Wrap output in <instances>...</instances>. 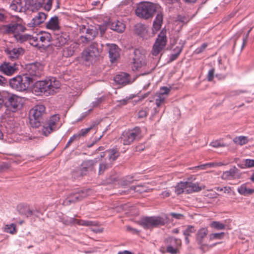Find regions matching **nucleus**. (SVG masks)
<instances>
[{"label": "nucleus", "mask_w": 254, "mask_h": 254, "mask_svg": "<svg viewBox=\"0 0 254 254\" xmlns=\"http://www.w3.org/2000/svg\"><path fill=\"white\" fill-rule=\"evenodd\" d=\"M156 15L153 22L152 33L155 34L162 26L163 20V13L161 6L157 3L148 1L139 3L135 9V14L139 18L145 20L149 19Z\"/></svg>", "instance_id": "nucleus-1"}, {"label": "nucleus", "mask_w": 254, "mask_h": 254, "mask_svg": "<svg viewBox=\"0 0 254 254\" xmlns=\"http://www.w3.org/2000/svg\"><path fill=\"white\" fill-rule=\"evenodd\" d=\"M60 87V83L55 77L49 80L37 81L34 84L33 90L37 94L46 96L53 95Z\"/></svg>", "instance_id": "nucleus-2"}, {"label": "nucleus", "mask_w": 254, "mask_h": 254, "mask_svg": "<svg viewBox=\"0 0 254 254\" xmlns=\"http://www.w3.org/2000/svg\"><path fill=\"white\" fill-rule=\"evenodd\" d=\"M29 123L31 127L37 128L43 122L44 117L46 115V108L42 104L35 105L30 111Z\"/></svg>", "instance_id": "nucleus-3"}, {"label": "nucleus", "mask_w": 254, "mask_h": 254, "mask_svg": "<svg viewBox=\"0 0 254 254\" xmlns=\"http://www.w3.org/2000/svg\"><path fill=\"white\" fill-rule=\"evenodd\" d=\"M32 82V79L27 75H17L9 80L10 87L13 89L19 92L27 90Z\"/></svg>", "instance_id": "nucleus-4"}, {"label": "nucleus", "mask_w": 254, "mask_h": 254, "mask_svg": "<svg viewBox=\"0 0 254 254\" xmlns=\"http://www.w3.org/2000/svg\"><path fill=\"white\" fill-rule=\"evenodd\" d=\"M100 47H103V44L99 45L96 42L92 43L91 44L82 52V59L91 63L96 61L100 56L102 49Z\"/></svg>", "instance_id": "nucleus-5"}, {"label": "nucleus", "mask_w": 254, "mask_h": 254, "mask_svg": "<svg viewBox=\"0 0 254 254\" xmlns=\"http://www.w3.org/2000/svg\"><path fill=\"white\" fill-rule=\"evenodd\" d=\"M141 130L136 127L131 129L125 130L121 136V141L125 145H130L134 141H138L141 138Z\"/></svg>", "instance_id": "nucleus-6"}, {"label": "nucleus", "mask_w": 254, "mask_h": 254, "mask_svg": "<svg viewBox=\"0 0 254 254\" xmlns=\"http://www.w3.org/2000/svg\"><path fill=\"white\" fill-rule=\"evenodd\" d=\"M4 105L10 111L15 112L22 107L23 99L20 96L5 91Z\"/></svg>", "instance_id": "nucleus-7"}, {"label": "nucleus", "mask_w": 254, "mask_h": 254, "mask_svg": "<svg viewBox=\"0 0 254 254\" xmlns=\"http://www.w3.org/2000/svg\"><path fill=\"white\" fill-rule=\"evenodd\" d=\"M165 224V219L160 216L145 217L139 222L140 225L146 229L163 226Z\"/></svg>", "instance_id": "nucleus-8"}, {"label": "nucleus", "mask_w": 254, "mask_h": 254, "mask_svg": "<svg viewBox=\"0 0 254 254\" xmlns=\"http://www.w3.org/2000/svg\"><path fill=\"white\" fill-rule=\"evenodd\" d=\"M208 230L206 228L203 227L199 229L196 234L195 241L199 246V249L203 252L207 251L209 249L214 247L217 244H220V242L216 243L211 245L204 243V239L208 235Z\"/></svg>", "instance_id": "nucleus-9"}, {"label": "nucleus", "mask_w": 254, "mask_h": 254, "mask_svg": "<svg viewBox=\"0 0 254 254\" xmlns=\"http://www.w3.org/2000/svg\"><path fill=\"white\" fill-rule=\"evenodd\" d=\"M60 119V116L58 114H55L51 116L44 123L42 128V134L47 136L53 131L56 130L58 128L57 125Z\"/></svg>", "instance_id": "nucleus-10"}, {"label": "nucleus", "mask_w": 254, "mask_h": 254, "mask_svg": "<svg viewBox=\"0 0 254 254\" xmlns=\"http://www.w3.org/2000/svg\"><path fill=\"white\" fill-rule=\"evenodd\" d=\"M88 195L87 190L82 189H76L71 192L64 200L63 204L67 206L71 203H74L81 201Z\"/></svg>", "instance_id": "nucleus-11"}, {"label": "nucleus", "mask_w": 254, "mask_h": 254, "mask_svg": "<svg viewBox=\"0 0 254 254\" xmlns=\"http://www.w3.org/2000/svg\"><path fill=\"white\" fill-rule=\"evenodd\" d=\"M167 42L166 35V30H162L158 34L155 42L153 45L152 54L154 56H157L159 53L165 47Z\"/></svg>", "instance_id": "nucleus-12"}, {"label": "nucleus", "mask_w": 254, "mask_h": 254, "mask_svg": "<svg viewBox=\"0 0 254 254\" xmlns=\"http://www.w3.org/2000/svg\"><path fill=\"white\" fill-rule=\"evenodd\" d=\"M27 72L25 75H27L28 76L31 77L32 79V82L36 80V77L40 76L42 74V70L43 69V65L38 62H35L29 64L27 66Z\"/></svg>", "instance_id": "nucleus-13"}, {"label": "nucleus", "mask_w": 254, "mask_h": 254, "mask_svg": "<svg viewBox=\"0 0 254 254\" xmlns=\"http://www.w3.org/2000/svg\"><path fill=\"white\" fill-rule=\"evenodd\" d=\"M2 29L4 33L14 34V35L24 32L26 30V28L24 26L17 22L4 25L2 26Z\"/></svg>", "instance_id": "nucleus-14"}, {"label": "nucleus", "mask_w": 254, "mask_h": 254, "mask_svg": "<svg viewBox=\"0 0 254 254\" xmlns=\"http://www.w3.org/2000/svg\"><path fill=\"white\" fill-rule=\"evenodd\" d=\"M19 70V64L14 62H3L0 65V72L6 75L11 76Z\"/></svg>", "instance_id": "nucleus-15"}, {"label": "nucleus", "mask_w": 254, "mask_h": 254, "mask_svg": "<svg viewBox=\"0 0 254 254\" xmlns=\"http://www.w3.org/2000/svg\"><path fill=\"white\" fill-rule=\"evenodd\" d=\"M133 69L138 70L139 68L145 64V56L139 50L135 49L134 51V57L133 58Z\"/></svg>", "instance_id": "nucleus-16"}, {"label": "nucleus", "mask_w": 254, "mask_h": 254, "mask_svg": "<svg viewBox=\"0 0 254 254\" xmlns=\"http://www.w3.org/2000/svg\"><path fill=\"white\" fill-rule=\"evenodd\" d=\"M69 39V35L65 32L55 34L52 37V44L60 47L66 44Z\"/></svg>", "instance_id": "nucleus-17"}, {"label": "nucleus", "mask_w": 254, "mask_h": 254, "mask_svg": "<svg viewBox=\"0 0 254 254\" xmlns=\"http://www.w3.org/2000/svg\"><path fill=\"white\" fill-rule=\"evenodd\" d=\"M241 177V174L239 170L235 166L229 170L223 172L221 175L222 179L226 181L239 179Z\"/></svg>", "instance_id": "nucleus-18"}, {"label": "nucleus", "mask_w": 254, "mask_h": 254, "mask_svg": "<svg viewBox=\"0 0 254 254\" xmlns=\"http://www.w3.org/2000/svg\"><path fill=\"white\" fill-rule=\"evenodd\" d=\"M109 48V54L110 61L112 63L116 61L120 56V49L114 44H106Z\"/></svg>", "instance_id": "nucleus-19"}, {"label": "nucleus", "mask_w": 254, "mask_h": 254, "mask_svg": "<svg viewBox=\"0 0 254 254\" xmlns=\"http://www.w3.org/2000/svg\"><path fill=\"white\" fill-rule=\"evenodd\" d=\"M96 163V161L92 160H88L83 161L81 164V168L80 170L81 175H85L88 172L93 171L94 166Z\"/></svg>", "instance_id": "nucleus-20"}, {"label": "nucleus", "mask_w": 254, "mask_h": 254, "mask_svg": "<svg viewBox=\"0 0 254 254\" xmlns=\"http://www.w3.org/2000/svg\"><path fill=\"white\" fill-rule=\"evenodd\" d=\"M114 80L117 84L126 85L130 83V76L127 73L122 72L116 75Z\"/></svg>", "instance_id": "nucleus-21"}, {"label": "nucleus", "mask_w": 254, "mask_h": 254, "mask_svg": "<svg viewBox=\"0 0 254 254\" xmlns=\"http://www.w3.org/2000/svg\"><path fill=\"white\" fill-rule=\"evenodd\" d=\"M10 7L16 11H24L26 9V0H13L10 5Z\"/></svg>", "instance_id": "nucleus-22"}, {"label": "nucleus", "mask_w": 254, "mask_h": 254, "mask_svg": "<svg viewBox=\"0 0 254 254\" xmlns=\"http://www.w3.org/2000/svg\"><path fill=\"white\" fill-rule=\"evenodd\" d=\"M46 14L42 12L38 13L37 15L32 18L31 22L28 23L27 25L29 27H35L44 22L46 18Z\"/></svg>", "instance_id": "nucleus-23"}, {"label": "nucleus", "mask_w": 254, "mask_h": 254, "mask_svg": "<svg viewBox=\"0 0 254 254\" xmlns=\"http://www.w3.org/2000/svg\"><path fill=\"white\" fill-rule=\"evenodd\" d=\"M170 92V88L165 86L161 87L159 92L156 94V98L155 100L164 105Z\"/></svg>", "instance_id": "nucleus-24"}, {"label": "nucleus", "mask_w": 254, "mask_h": 254, "mask_svg": "<svg viewBox=\"0 0 254 254\" xmlns=\"http://www.w3.org/2000/svg\"><path fill=\"white\" fill-rule=\"evenodd\" d=\"M97 34L98 32L96 29L87 28L86 30L85 35L80 37V40L82 43H87L93 40Z\"/></svg>", "instance_id": "nucleus-25"}, {"label": "nucleus", "mask_w": 254, "mask_h": 254, "mask_svg": "<svg viewBox=\"0 0 254 254\" xmlns=\"http://www.w3.org/2000/svg\"><path fill=\"white\" fill-rule=\"evenodd\" d=\"M108 26L111 29L119 33L123 32L125 29V24L119 20L110 22Z\"/></svg>", "instance_id": "nucleus-26"}, {"label": "nucleus", "mask_w": 254, "mask_h": 254, "mask_svg": "<svg viewBox=\"0 0 254 254\" xmlns=\"http://www.w3.org/2000/svg\"><path fill=\"white\" fill-rule=\"evenodd\" d=\"M46 27L48 29L57 30L60 29V26L59 24V19L58 17L55 16L52 17L50 20L47 22Z\"/></svg>", "instance_id": "nucleus-27"}, {"label": "nucleus", "mask_w": 254, "mask_h": 254, "mask_svg": "<svg viewBox=\"0 0 254 254\" xmlns=\"http://www.w3.org/2000/svg\"><path fill=\"white\" fill-rule=\"evenodd\" d=\"M186 193H190L193 192H198L201 190V187H199L197 183L186 182Z\"/></svg>", "instance_id": "nucleus-28"}, {"label": "nucleus", "mask_w": 254, "mask_h": 254, "mask_svg": "<svg viewBox=\"0 0 254 254\" xmlns=\"http://www.w3.org/2000/svg\"><path fill=\"white\" fill-rule=\"evenodd\" d=\"M22 51V48H13L11 50L7 49L5 52L8 55L9 58L11 60L13 61L18 58Z\"/></svg>", "instance_id": "nucleus-29"}, {"label": "nucleus", "mask_w": 254, "mask_h": 254, "mask_svg": "<svg viewBox=\"0 0 254 254\" xmlns=\"http://www.w3.org/2000/svg\"><path fill=\"white\" fill-rule=\"evenodd\" d=\"M249 183H245L242 185L238 189V191L242 195H247L251 194L254 192V189H249L247 188Z\"/></svg>", "instance_id": "nucleus-30"}, {"label": "nucleus", "mask_w": 254, "mask_h": 254, "mask_svg": "<svg viewBox=\"0 0 254 254\" xmlns=\"http://www.w3.org/2000/svg\"><path fill=\"white\" fill-rule=\"evenodd\" d=\"M108 155V157L110 161L116 160L120 155L119 151L116 149H109L106 151Z\"/></svg>", "instance_id": "nucleus-31"}, {"label": "nucleus", "mask_w": 254, "mask_h": 254, "mask_svg": "<svg viewBox=\"0 0 254 254\" xmlns=\"http://www.w3.org/2000/svg\"><path fill=\"white\" fill-rule=\"evenodd\" d=\"M18 210L21 214L24 215L26 217H30L33 214V212L28 206L19 205L18 206Z\"/></svg>", "instance_id": "nucleus-32"}, {"label": "nucleus", "mask_w": 254, "mask_h": 254, "mask_svg": "<svg viewBox=\"0 0 254 254\" xmlns=\"http://www.w3.org/2000/svg\"><path fill=\"white\" fill-rule=\"evenodd\" d=\"M14 37L17 42L20 43H22L26 41H29L30 39V34H21V33H18L14 35Z\"/></svg>", "instance_id": "nucleus-33"}, {"label": "nucleus", "mask_w": 254, "mask_h": 254, "mask_svg": "<svg viewBox=\"0 0 254 254\" xmlns=\"http://www.w3.org/2000/svg\"><path fill=\"white\" fill-rule=\"evenodd\" d=\"M39 39L42 43L52 42V37L48 32H41L40 34L37 35Z\"/></svg>", "instance_id": "nucleus-34"}, {"label": "nucleus", "mask_w": 254, "mask_h": 254, "mask_svg": "<svg viewBox=\"0 0 254 254\" xmlns=\"http://www.w3.org/2000/svg\"><path fill=\"white\" fill-rule=\"evenodd\" d=\"M184 192H186V182H181L180 183H178L175 187V192L177 194H180Z\"/></svg>", "instance_id": "nucleus-35"}, {"label": "nucleus", "mask_w": 254, "mask_h": 254, "mask_svg": "<svg viewBox=\"0 0 254 254\" xmlns=\"http://www.w3.org/2000/svg\"><path fill=\"white\" fill-rule=\"evenodd\" d=\"M248 137L245 136H240L236 137L234 138L233 141L240 145H244L248 142Z\"/></svg>", "instance_id": "nucleus-36"}, {"label": "nucleus", "mask_w": 254, "mask_h": 254, "mask_svg": "<svg viewBox=\"0 0 254 254\" xmlns=\"http://www.w3.org/2000/svg\"><path fill=\"white\" fill-rule=\"evenodd\" d=\"M167 242L170 243L169 245H172L173 247L178 248L181 246L182 244L181 240L179 239L174 238L173 237L169 238L167 240Z\"/></svg>", "instance_id": "nucleus-37"}, {"label": "nucleus", "mask_w": 254, "mask_h": 254, "mask_svg": "<svg viewBox=\"0 0 254 254\" xmlns=\"http://www.w3.org/2000/svg\"><path fill=\"white\" fill-rule=\"evenodd\" d=\"M59 219L60 221L65 225H71L75 223V219L74 218L60 217Z\"/></svg>", "instance_id": "nucleus-38"}, {"label": "nucleus", "mask_w": 254, "mask_h": 254, "mask_svg": "<svg viewBox=\"0 0 254 254\" xmlns=\"http://www.w3.org/2000/svg\"><path fill=\"white\" fill-rule=\"evenodd\" d=\"M224 235L225 233L224 232L212 233L208 235L209 240L211 241L213 240H221L223 239Z\"/></svg>", "instance_id": "nucleus-39"}, {"label": "nucleus", "mask_w": 254, "mask_h": 254, "mask_svg": "<svg viewBox=\"0 0 254 254\" xmlns=\"http://www.w3.org/2000/svg\"><path fill=\"white\" fill-rule=\"evenodd\" d=\"M4 231L6 233L14 234L16 232V225L13 223L10 225H6L4 227Z\"/></svg>", "instance_id": "nucleus-40"}, {"label": "nucleus", "mask_w": 254, "mask_h": 254, "mask_svg": "<svg viewBox=\"0 0 254 254\" xmlns=\"http://www.w3.org/2000/svg\"><path fill=\"white\" fill-rule=\"evenodd\" d=\"M211 227L217 230H223L225 229V225L219 221H213L210 224Z\"/></svg>", "instance_id": "nucleus-41"}, {"label": "nucleus", "mask_w": 254, "mask_h": 254, "mask_svg": "<svg viewBox=\"0 0 254 254\" xmlns=\"http://www.w3.org/2000/svg\"><path fill=\"white\" fill-rule=\"evenodd\" d=\"M135 30L136 32L139 35H143L146 32V29L144 25L137 24L135 25Z\"/></svg>", "instance_id": "nucleus-42"}, {"label": "nucleus", "mask_w": 254, "mask_h": 254, "mask_svg": "<svg viewBox=\"0 0 254 254\" xmlns=\"http://www.w3.org/2000/svg\"><path fill=\"white\" fill-rule=\"evenodd\" d=\"M97 125V124H93L89 127L81 129L78 132L80 137L81 136H85L90 131V130L93 128Z\"/></svg>", "instance_id": "nucleus-43"}, {"label": "nucleus", "mask_w": 254, "mask_h": 254, "mask_svg": "<svg viewBox=\"0 0 254 254\" xmlns=\"http://www.w3.org/2000/svg\"><path fill=\"white\" fill-rule=\"evenodd\" d=\"M196 229L192 225H188L186 230L184 231L183 234L185 236H190L191 233L195 232Z\"/></svg>", "instance_id": "nucleus-44"}, {"label": "nucleus", "mask_w": 254, "mask_h": 254, "mask_svg": "<svg viewBox=\"0 0 254 254\" xmlns=\"http://www.w3.org/2000/svg\"><path fill=\"white\" fill-rule=\"evenodd\" d=\"M192 17H190L188 15H178L177 17V20L178 21L182 22L185 24H187L189 22Z\"/></svg>", "instance_id": "nucleus-45"}, {"label": "nucleus", "mask_w": 254, "mask_h": 254, "mask_svg": "<svg viewBox=\"0 0 254 254\" xmlns=\"http://www.w3.org/2000/svg\"><path fill=\"white\" fill-rule=\"evenodd\" d=\"M111 166L110 164L105 162L100 163L99 168V174L100 175L103 174L104 172Z\"/></svg>", "instance_id": "nucleus-46"}, {"label": "nucleus", "mask_w": 254, "mask_h": 254, "mask_svg": "<svg viewBox=\"0 0 254 254\" xmlns=\"http://www.w3.org/2000/svg\"><path fill=\"white\" fill-rule=\"evenodd\" d=\"M248 91L246 90H241V89H238V90H233L231 91L229 93V96L230 97H233L236 96H239L241 94L248 93Z\"/></svg>", "instance_id": "nucleus-47"}, {"label": "nucleus", "mask_w": 254, "mask_h": 254, "mask_svg": "<svg viewBox=\"0 0 254 254\" xmlns=\"http://www.w3.org/2000/svg\"><path fill=\"white\" fill-rule=\"evenodd\" d=\"M39 39V37L37 36H34L33 35H30V39L29 40V42L30 44L36 47H40V46H39V44L38 43Z\"/></svg>", "instance_id": "nucleus-48"}, {"label": "nucleus", "mask_w": 254, "mask_h": 254, "mask_svg": "<svg viewBox=\"0 0 254 254\" xmlns=\"http://www.w3.org/2000/svg\"><path fill=\"white\" fill-rule=\"evenodd\" d=\"M149 111V109L147 107H145L144 108L140 110L138 113V118H143L148 114Z\"/></svg>", "instance_id": "nucleus-49"}, {"label": "nucleus", "mask_w": 254, "mask_h": 254, "mask_svg": "<svg viewBox=\"0 0 254 254\" xmlns=\"http://www.w3.org/2000/svg\"><path fill=\"white\" fill-rule=\"evenodd\" d=\"M74 53V47L70 46L64 50V55L66 57H71L73 55Z\"/></svg>", "instance_id": "nucleus-50"}, {"label": "nucleus", "mask_w": 254, "mask_h": 254, "mask_svg": "<svg viewBox=\"0 0 254 254\" xmlns=\"http://www.w3.org/2000/svg\"><path fill=\"white\" fill-rule=\"evenodd\" d=\"M166 252L171 254H177L179 252L178 248L173 247L172 245H168L167 247Z\"/></svg>", "instance_id": "nucleus-51"}, {"label": "nucleus", "mask_w": 254, "mask_h": 254, "mask_svg": "<svg viewBox=\"0 0 254 254\" xmlns=\"http://www.w3.org/2000/svg\"><path fill=\"white\" fill-rule=\"evenodd\" d=\"M210 145L215 148L225 147L226 146L225 144L222 142L220 140H215L212 141L211 142Z\"/></svg>", "instance_id": "nucleus-52"}, {"label": "nucleus", "mask_w": 254, "mask_h": 254, "mask_svg": "<svg viewBox=\"0 0 254 254\" xmlns=\"http://www.w3.org/2000/svg\"><path fill=\"white\" fill-rule=\"evenodd\" d=\"M214 189L219 191H222L225 193H230L231 190V188L227 187H224L222 188L219 187H215Z\"/></svg>", "instance_id": "nucleus-53"}, {"label": "nucleus", "mask_w": 254, "mask_h": 254, "mask_svg": "<svg viewBox=\"0 0 254 254\" xmlns=\"http://www.w3.org/2000/svg\"><path fill=\"white\" fill-rule=\"evenodd\" d=\"M207 46H208V44L206 43H204L202 44L200 47H198L197 48H196L195 49L194 53L196 54H199L202 53L205 50V49L206 48Z\"/></svg>", "instance_id": "nucleus-54"}, {"label": "nucleus", "mask_w": 254, "mask_h": 254, "mask_svg": "<svg viewBox=\"0 0 254 254\" xmlns=\"http://www.w3.org/2000/svg\"><path fill=\"white\" fill-rule=\"evenodd\" d=\"M182 51V48H181L180 49H179V51L177 53L171 54L170 56L169 62H172L173 61L176 60L178 58L179 56L180 55Z\"/></svg>", "instance_id": "nucleus-55"}, {"label": "nucleus", "mask_w": 254, "mask_h": 254, "mask_svg": "<svg viewBox=\"0 0 254 254\" xmlns=\"http://www.w3.org/2000/svg\"><path fill=\"white\" fill-rule=\"evenodd\" d=\"M244 166L247 168H251L254 166V159H246L244 160Z\"/></svg>", "instance_id": "nucleus-56"}, {"label": "nucleus", "mask_w": 254, "mask_h": 254, "mask_svg": "<svg viewBox=\"0 0 254 254\" xmlns=\"http://www.w3.org/2000/svg\"><path fill=\"white\" fill-rule=\"evenodd\" d=\"M169 215L172 216L173 218H175V219H178V220L183 219L184 218V215L180 214V213L171 212L169 214Z\"/></svg>", "instance_id": "nucleus-57"}, {"label": "nucleus", "mask_w": 254, "mask_h": 254, "mask_svg": "<svg viewBox=\"0 0 254 254\" xmlns=\"http://www.w3.org/2000/svg\"><path fill=\"white\" fill-rule=\"evenodd\" d=\"M214 71L215 69L213 68L209 70L207 76L208 81H211L213 80L214 78Z\"/></svg>", "instance_id": "nucleus-58"}, {"label": "nucleus", "mask_w": 254, "mask_h": 254, "mask_svg": "<svg viewBox=\"0 0 254 254\" xmlns=\"http://www.w3.org/2000/svg\"><path fill=\"white\" fill-rule=\"evenodd\" d=\"M5 102V91L0 92V109L4 105Z\"/></svg>", "instance_id": "nucleus-59"}, {"label": "nucleus", "mask_w": 254, "mask_h": 254, "mask_svg": "<svg viewBox=\"0 0 254 254\" xmlns=\"http://www.w3.org/2000/svg\"><path fill=\"white\" fill-rule=\"evenodd\" d=\"M216 166V163H209L201 165L200 166H197L198 168H199L201 169H204L205 167H214Z\"/></svg>", "instance_id": "nucleus-60"}, {"label": "nucleus", "mask_w": 254, "mask_h": 254, "mask_svg": "<svg viewBox=\"0 0 254 254\" xmlns=\"http://www.w3.org/2000/svg\"><path fill=\"white\" fill-rule=\"evenodd\" d=\"M88 220H78L75 219V223L79 225L88 226Z\"/></svg>", "instance_id": "nucleus-61"}, {"label": "nucleus", "mask_w": 254, "mask_h": 254, "mask_svg": "<svg viewBox=\"0 0 254 254\" xmlns=\"http://www.w3.org/2000/svg\"><path fill=\"white\" fill-rule=\"evenodd\" d=\"M103 100V98L102 97L97 98L95 101L93 102V103H92L93 106L94 107H97L102 102Z\"/></svg>", "instance_id": "nucleus-62"}, {"label": "nucleus", "mask_w": 254, "mask_h": 254, "mask_svg": "<svg viewBox=\"0 0 254 254\" xmlns=\"http://www.w3.org/2000/svg\"><path fill=\"white\" fill-rule=\"evenodd\" d=\"M251 30H252V28H251V29H250L248 31V32H247V34H246V35L245 37V38H244L243 39V44H242V49H243V48L245 47V46L246 44L247 43V39H248V36H249V33H250V32H251Z\"/></svg>", "instance_id": "nucleus-63"}, {"label": "nucleus", "mask_w": 254, "mask_h": 254, "mask_svg": "<svg viewBox=\"0 0 254 254\" xmlns=\"http://www.w3.org/2000/svg\"><path fill=\"white\" fill-rule=\"evenodd\" d=\"M133 182L132 177H127L124 181L125 185H128L131 183Z\"/></svg>", "instance_id": "nucleus-64"}]
</instances>
